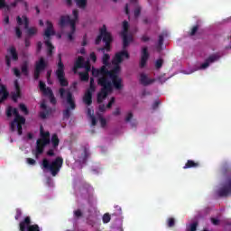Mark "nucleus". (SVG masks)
Returning <instances> with one entry per match:
<instances>
[{
  "label": "nucleus",
  "instance_id": "1",
  "mask_svg": "<svg viewBox=\"0 0 231 231\" xmlns=\"http://www.w3.org/2000/svg\"><path fill=\"white\" fill-rule=\"evenodd\" d=\"M125 59H129V52L127 51H122L116 52L114 60H112V64H114V68L109 70L106 66H102L100 69H92V75L97 79H106L107 82H111L110 79H115L118 77L122 68L120 64H122Z\"/></svg>",
  "mask_w": 231,
  "mask_h": 231
},
{
  "label": "nucleus",
  "instance_id": "2",
  "mask_svg": "<svg viewBox=\"0 0 231 231\" xmlns=\"http://www.w3.org/2000/svg\"><path fill=\"white\" fill-rule=\"evenodd\" d=\"M59 95L60 98H61V100H66L67 104L69 106H67L62 112L63 120H69V116H71V110L73 111L77 107V105L75 104V97H73V93L64 88H60L59 89Z\"/></svg>",
  "mask_w": 231,
  "mask_h": 231
},
{
  "label": "nucleus",
  "instance_id": "3",
  "mask_svg": "<svg viewBox=\"0 0 231 231\" xmlns=\"http://www.w3.org/2000/svg\"><path fill=\"white\" fill-rule=\"evenodd\" d=\"M62 165H64V159L60 156L56 157L52 162H50L47 158H43L42 161V169L49 171L53 177L60 172Z\"/></svg>",
  "mask_w": 231,
  "mask_h": 231
},
{
  "label": "nucleus",
  "instance_id": "4",
  "mask_svg": "<svg viewBox=\"0 0 231 231\" xmlns=\"http://www.w3.org/2000/svg\"><path fill=\"white\" fill-rule=\"evenodd\" d=\"M105 42V46L98 49V51L106 53V51H111V43L113 42V36L111 32H107V27L104 24L99 29V35L96 38L95 44L98 46L100 42Z\"/></svg>",
  "mask_w": 231,
  "mask_h": 231
},
{
  "label": "nucleus",
  "instance_id": "5",
  "mask_svg": "<svg viewBox=\"0 0 231 231\" xmlns=\"http://www.w3.org/2000/svg\"><path fill=\"white\" fill-rule=\"evenodd\" d=\"M40 136L36 141V151L34 152L36 160H39V156L44 152L46 146L50 145V132H44L42 126L40 128Z\"/></svg>",
  "mask_w": 231,
  "mask_h": 231
},
{
  "label": "nucleus",
  "instance_id": "6",
  "mask_svg": "<svg viewBox=\"0 0 231 231\" xmlns=\"http://www.w3.org/2000/svg\"><path fill=\"white\" fill-rule=\"evenodd\" d=\"M12 115H14V119L11 123V131H15V127H17V130L23 129V125L26 124V118L19 115L17 108L8 106L6 109V117L10 118Z\"/></svg>",
  "mask_w": 231,
  "mask_h": 231
},
{
  "label": "nucleus",
  "instance_id": "7",
  "mask_svg": "<svg viewBox=\"0 0 231 231\" xmlns=\"http://www.w3.org/2000/svg\"><path fill=\"white\" fill-rule=\"evenodd\" d=\"M97 85L102 88L97 94V104H102L107 98V95L113 91V84L107 81L106 78H98Z\"/></svg>",
  "mask_w": 231,
  "mask_h": 231
},
{
  "label": "nucleus",
  "instance_id": "8",
  "mask_svg": "<svg viewBox=\"0 0 231 231\" xmlns=\"http://www.w3.org/2000/svg\"><path fill=\"white\" fill-rule=\"evenodd\" d=\"M58 59L59 61L57 63V69L55 71V75L60 82V86H61V88H68V86H69V82H68V79H66V72H64V63L62 62V55L59 54Z\"/></svg>",
  "mask_w": 231,
  "mask_h": 231
},
{
  "label": "nucleus",
  "instance_id": "9",
  "mask_svg": "<svg viewBox=\"0 0 231 231\" xmlns=\"http://www.w3.org/2000/svg\"><path fill=\"white\" fill-rule=\"evenodd\" d=\"M19 230L20 231H41V227L37 224L32 225V217H25L19 223Z\"/></svg>",
  "mask_w": 231,
  "mask_h": 231
},
{
  "label": "nucleus",
  "instance_id": "10",
  "mask_svg": "<svg viewBox=\"0 0 231 231\" xmlns=\"http://www.w3.org/2000/svg\"><path fill=\"white\" fill-rule=\"evenodd\" d=\"M48 68V61L44 58L41 57L34 65L33 79L34 80H39L41 79V73Z\"/></svg>",
  "mask_w": 231,
  "mask_h": 231
},
{
  "label": "nucleus",
  "instance_id": "11",
  "mask_svg": "<svg viewBox=\"0 0 231 231\" xmlns=\"http://www.w3.org/2000/svg\"><path fill=\"white\" fill-rule=\"evenodd\" d=\"M40 90L43 93L44 97H48L51 104L55 106L57 104V98L53 94V90L50 87H46V83L40 81L39 82Z\"/></svg>",
  "mask_w": 231,
  "mask_h": 231
},
{
  "label": "nucleus",
  "instance_id": "12",
  "mask_svg": "<svg viewBox=\"0 0 231 231\" xmlns=\"http://www.w3.org/2000/svg\"><path fill=\"white\" fill-rule=\"evenodd\" d=\"M217 193L219 198H228V196H231V177L227 179L226 184Z\"/></svg>",
  "mask_w": 231,
  "mask_h": 231
},
{
  "label": "nucleus",
  "instance_id": "13",
  "mask_svg": "<svg viewBox=\"0 0 231 231\" xmlns=\"http://www.w3.org/2000/svg\"><path fill=\"white\" fill-rule=\"evenodd\" d=\"M69 24L71 30H75L77 25L75 24V20H72L69 15H61L60 18L59 25L60 28H66Z\"/></svg>",
  "mask_w": 231,
  "mask_h": 231
},
{
  "label": "nucleus",
  "instance_id": "14",
  "mask_svg": "<svg viewBox=\"0 0 231 231\" xmlns=\"http://www.w3.org/2000/svg\"><path fill=\"white\" fill-rule=\"evenodd\" d=\"M219 59H221V55H219V53L211 54L208 59H206L204 63L200 65V69H207V68H208L210 64H214V62H217Z\"/></svg>",
  "mask_w": 231,
  "mask_h": 231
},
{
  "label": "nucleus",
  "instance_id": "15",
  "mask_svg": "<svg viewBox=\"0 0 231 231\" xmlns=\"http://www.w3.org/2000/svg\"><path fill=\"white\" fill-rule=\"evenodd\" d=\"M149 49L147 47H143L141 51V60H140V68H143L147 66V61L149 60Z\"/></svg>",
  "mask_w": 231,
  "mask_h": 231
},
{
  "label": "nucleus",
  "instance_id": "16",
  "mask_svg": "<svg viewBox=\"0 0 231 231\" xmlns=\"http://www.w3.org/2000/svg\"><path fill=\"white\" fill-rule=\"evenodd\" d=\"M15 91L11 93V98L14 102H17L18 98H21V87L19 86V81L16 79L14 81Z\"/></svg>",
  "mask_w": 231,
  "mask_h": 231
},
{
  "label": "nucleus",
  "instance_id": "17",
  "mask_svg": "<svg viewBox=\"0 0 231 231\" xmlns=\"http://www.w3.org/2000/svg\"><path fill=\"white\" fill-rule=\"evenodd\" d=\"M41 108L44 110L42 112H40V118H42V120L46 119L48 115H51V107H48L46 102H42Z\"/></svg>",
  "mask_w": 231,
  "mask_h": 231
},
{
  "label": "nucleus",
  "instance_id": "18",
  "mask_svg": "<svg viewBox=\"0 0 231 231\" xmlns=\"http://www.w3.org/2000/svg\"><path fill=\"white\" fill-rule=\"evenodd\" d=\"M46 29L44 31V35L47 39H50L51 35H55V30H53V23L51 21L46 22Z\"/></svg>",
  "mask_w": 231,
  "mask_h": 231
},
{
  "label": "nucleus",
  "instance_id": "19",
  "mask_svg": "<svg viewBox=\"0 0 231 231\" xmlns=\"http://www.w3.org/2000/svg\"><path fill=\"white\" fill-rule=\"evenodd\" d=\"M139 82L142 84V86H151V84L154 82V79H149L145 73H141Z\"/></svg>",
  "mask_w": 231,
  "mask_h": 231
},
{
  "label": "nucleus",
  "instance_id": "20",
  "mask_svg": "<svg viewBox=\"0 0 231 231\" xmlns=\"http://www.w3.org/2000/svg\"><path fill=\"white\" fill-rule=\"evenodd\" d=\"M82 149H83V152L81 154V159H80V162H82V163H86V162H88V158H89L90 156V152H89V145H85V146H82Z\"/></svg>",
  "mask_w": 231,
  "mask_h": 231
},
{
  "label": "nucleus",
  "instance_id": "21",
  "mask_svg": "<svg viewBox=\"0 0 231 231\" xmlns=\"http://www.w3.org/2000/svg\"><path fill=\"white\" fill-rule=\"evenodd\" d=\"M123 37V50H125V48H127V46H129V44H131V42H133V35L128 34V32L126 34H122Z\"/></svg>",
  "mask_w": 231,
  "mask_h": 231
},
{
  "label": "nucleus",
  "instance_id": "22",
  "mask_svg": "<svg viewBox=\"0 0 231 231\" xmlns=\"http://www.w3.org/2000/svg\"><path fill=\"white\" fill-rule=\"evenodd\" d=\"M80 68H84V58L82 56H79L77 60L74 63L73 71L77 72V69H80Z\"/></svg>",
  "mask_w": 231,
  "mask_h": 231
},
{
  "label": "nucleus",
  "instance_id": "23",
  "mask_svg": "<svg viewBox=\"0 0 231 231\" xmlns=\"http://www.w3.org/2000/svg\"><path fill=\"white\" fill-rule=\"evenodd\" d=\"M112 82V86H114V88L116 89H122V78L120 77H116V78H110Z\"/></svg>",
  "mask_w": 231,
  "mask_h": 231
},
{
  "label": "nucleus",
  "instance_id": "24",
  "mask_svg": "<svg viewBox=\"0 0 231 231\" xmlns=\"http://www.w3.org/2000/svg\"><path fill=\"white\" fill-rule=\"evenodd\" d=\"M50 143L52 144L53 149L59 148V143H60V139H59V135L57 134H53L51 138L50 139Z\"/></svg>",
  "mask_w": 231,
  "mask_h": 231
},
{
  "label": "nucleus",
  "instance_id": "25",
  "mask_svg": "<svg viewBox=\"0 0 231 231\" xmlns=\"http://www.w3.org/2000/svg\"><path fill=\"white\" fill-rule=\"evenodd\" d=\"M199 167V162H196L192 160H188L183 169H198Z\"/></svg>",
  "mask_w": 231,
  "mask_h": 231
},
{
  "label": "nucleus",
  "instance_id": "26",
  "mask_svg": "<svg viewBox=\"0 0 231 231\" xmlns=\"http://www.w3.org/2000/svg\"><path fill=\"white\" fill-rule=\"evenodd\" d=\"M83 102L87 106H91V104H93V94H91L90 92H86L83 97Z\"/></svg>",
  "mask_w": 231,
  "mask_h": 231
},
{
  "label": "nucleus",
  "instance_id": "27",
  "mask_svg": "<svg viewBox=\"0 0 231 231\" xmlns=\"http://www.w3.org/2000/svg\"><path fill=\"white\" fill-rule=\"evenodd\" d=\"M45 46H47V55L49 57H51V55H53V50H55V46L51 44V42L50 40L45 41Z\"/></svg>",
  "mask_w": 231,
  "mask_h": 231
},
{
  "label": "nucleus",
  "instance_id": "28",
  "mask_svg": "<svg viewBox=\"0 0 231 231\" xmlns=\"http://www.w3.org/2000/svg\"><path fill=\"white\" fill-rule=\"evenodd\" d=\"M103 58H102V62H103V66H105V68H109L111 66V63H109V60H111V56H109V54L103 52Z\"/></svg>",
  "mask_w": 231,
  "mask_h": 231
},
{
  "label": "nucleus",
  "instance_id": "29",
  "mask_svg": "<svg viewBox=\"0 0 231 231\" xmlns=\"http://www.w3.org/2000/svg\"><path fill=\"white\" fill-rule=\"evenodd\" d=\"M79 78L81 82H88L89 81V72H79Z\"/></svg>",
  "mask_w": 231,
  "mask_h": 231
},
{
  "label": "nucleus",
  "instance_id": "30",
  "mask_svg": "<svg viewBox=\"0 0 231 231\" xmlns=\"http://www.w3.org/2000/svg\"><path fill=\"white\" fill-rule=\"evenodd\" d=\"M21 70L25 77H28V60H25L22 63Z\"/></svg>",
  "mask_w": 231,
  "mask_h": 231
},
{
  "label": "nucleus",
  "instance_id": "31",
  "mask_svg": "<svg viewBox=\"0 0 231 231\" xmlns=\"http://www.w3.org/2000/svg\"><path fill=\"white\" fill-rule=\"evenodd\" d=\"M10 53L13 60H19V55L17 54V50L14 47L10 48Z\"/></svg>",
  "mask_w": 231,
  "mask_h": 231
},
{
  "label": "nucleus",
  "instance_id": "32",
  "mask_svg": "<svg viewBox=\"0 0 231 231\" xmlns=\"http://www.w3.org/2000/svg\"><path fill=\"white\" fill-rule=\"evenodd\" d=\"M127 33H129V22L124 21L122 34H127Z\"/></svg>",
  "mask_w": 231,
  "mask_h": 231
},
{
  "label": "nucleus",
  "instance_id": "33",
  "mask_svg": "<svg viewBox=\"0 0 231 231\" xmlns=\"http://www.w3.org/2000/svg\"><path fill=\"white\" fill-rule=\"evenodd\" d=\"M76 5L79 6V8H86L88 0H76Z\"/></svg>",
  "mask_w": 231,
  "mask_h": 231
},
{
  "label": "nucleus",
  "instance_id": "34",
  "mask_svg": "<svg viewBox=\"0 0 231 231\" xmlns=\"http://www.w3.org/2000/svg\"><path fill=\"white\" fill-rule=\"evenodd\" d=\"M19 108H20V111H22V113H23V115H29L30 114V111L28 110V107L24 104L21 103L19 105Z\"/></svg>",
  "mask_w": 231,
  "mask_h": 231
},
{
  "label": "nucleus",
  "instance_id": "35",
  "mask_svg": "<svg viewBox=\"0 0 231 231\" xmlns=\"http://www.w3.org/2000/svg\"><path fill=\"white\" fill-rule=\"evenodd\" d=\"M163 34H160L159 35V41H158V46H157V50L158 51H162V46H163Z\"/></svg>",
  "mask_w": 231,
  "mask_h": 231
},
{
  "label": "nucleus",
  "instance_id": "36",
  "mask_svg": "<svg viewBox=\"0 0 231 231\" xmlns=\"http://www.w3.org/2000/svg\"><path fill=\"white\" fill-rule=\"evenodd\" d=\"M37 32H38V30L36 27H29L27 29L28 35H36Z\"/></svg>",
  "mask_w": 231,
  "mask_h": 231
},
{
  "label": "nucleus",
  "instance_id": "37",
  "mask_svg": "<svg viewBox=\"0 0 231 231\" xmlns=\"http://www.w3.org/2000/svg\"><path fill=\"white\" fill-rule=\"evenodd\" d=\"M198 230V222H193L190 224L189 227L187 228V231H196Z\"/></svg>",
  "mask_w": 231,
  "mask_h": 231
},
{
  "label": "nucleus",
  "instance_id": "38",
  "mask_svg": "<svg viewBox=\"0 0 231 231\" xmlns=\"http://www.w3.org/2000/svg\"><path fill=\"white\" fill-rule=\"evenodd\" d=\"M167 225H168L169 228H172V226H174V225H176V220L172 217H170V218H168Z\"/></svg>",
  "mask_w": 231,
  "mask_h": 231
},
{
  "label": "nucleus",
  "instance_id": "39",
  "mask_svg": "<svg viewBox=\"0 0 231 231\" xmlns=\"http://www.w3.org/2000/svg\"><path fill=\"white\" fill-rule=\"evenodd\" d=\"M23 23H24V28L25 30H28L30 28V20L25 15L23 16Z\"/></svg>",
  "mask_w": 231,
  "mask_h": 231
},
{
  "label": "nucleus",
  "instance_id": "40",
  "mask_svg": "<svg viewBox=\"0 0 231 231\" xmlns=\"http://www.w3.org/2000/svg\"><path fill=\"white\" fill-rule=\"evenodd\" d=\"M22 216H23V211L21 210V208H16V214H15L14 219H16V221H19Z\"/></svg>",
  "mask_w": 231,
  "mask_h": 231
},
{
  "label": "nucleus",
  "instance_id": "41",
  "mask_svg": "<svg viewBox=\"0 0 231 231\" xmlns=\"http://www.w3.org/2000/svg\"><path fill=\"white\" fill-rule=\"evenodd\" d=\"M109 221H111V215H109V213H106L103 216V223H109Z\"/></svg>",
  "mask_w": 231,
  "mask_h": 231
},
{
  "label": "nucleus",
  "instance_id": "42",
  "mask_svg": "<svg viewBox=\"0 0 231 231\" xmlns=\"http://www.w3.org/2000/svg\"><path fill=\"white\" fill-rule=\"evenodd\" d=\"M162 66H163V60H162V59L157 60L155 62L156 69H160L162 68Z\"/></svg>",
  "mask_w": 231,
  "mask_h": 231
},
{
  "label": "nucleus",
  "instance_id": "43",
  "mask_svg": "<svg viewBox=\"0 0 231 231\" xmlns=\"http://www.w3.org/2000/svg\"><path fill=\"white\" fill-rule=\"evenodd\" d=\"M97 89V87L95 85H89V88L87 89L86 93H90V95H93Z\"/></svg>",
  "mask_w": 231,
  "mask_h": 231
},
{
  "label": "nucleus",
  "instance_id": "44",
  "mask_svg": "<svg viewBox=\"0 0 231 231\" xmlns=\"http://www.w3.org/2000/svg\"><path fill=\"white\" fill-rule=\"evenodd\" d=\"M74 19H72V21H75V25L77 26V21H79V11L78 10H73L72 11Z\"/></svg>",
  "mask_w": 231,
  "mask_h": 231
},
{
  "label": "nucleus",
  "instance_id": "45",
  "mask_svg": "<svg viewBox=\"0 0 231 231\" xmlns=\"http://www.w3.org/2000/svg\"><path fill=\"white\" fill-rule=\"evenodd\" d=\"M77 30V27H74V30L71 29L70 32L68 33V39L69 41H73V35L75 34V32Z\"/></svg>",
  "mask_w": 231,
  "mask_h": 231
},
{
  "label": "nucleus",
  "instance_id": "46",
  "mask_svg": "<svg viewBox=\"0 0 231 231\" xmlns=\"http://www.w3.org/2000/svg\"><path fill=\"white\" fill-rule=\"evenodd\" d=\"M4 8L9 9L10 6H8V5H6V1L0 0V10H3Z\"/></svg>",
  "mask_w": 231,
  "mask_h": 231
},
{
  "label": "nucleus",
  "instance_id": "47",
  "mask_svg": "<svg viewBox=\"0 0 231 231\" xmlns=\"http://www.w3.org/2000/svg\"><path fill=\"white\" fill-rule=\"evenodd\" d=\"M99 122L101 124V127H106L107 125V121L106 118L102 117V116H99Z\"/></svg>",
  "mask_w": 231,
  "mask_h": 231
},
{
  "label": "nucleus",
  "instance_id": "48",
  "mask_svg": "<svg viewBox=\"0 0 231 231\" xmlns=\"http://www.w3.org/2000/svg\"><path fill=\"white\" fill-rule=\"evenodd\" d=\"M10 94L8 92H5L2 97H0V104H3Z\"/></svg>",
  "mask_w": 231,
  "mask_h": 231
},
{
  "label": "nucleus",
  "instance_id": "49",
  "mask_svg": "<svg viewBox=\"0 0 231 231\" xmlns=\"http://www.w3.org/2000/svg\"><path fill=\"white\" fill-rule=\"evenodd\" d=\"M5 64H6L7 68L12 67V59L8 55L5 56Z\"/></svg>",
  "mask_w": 231,
  "mask_h": 231
},
{
  "label": "nucleus",
  "instance_id": "50",
  "mask_svg": "<svg viewBox=\"0 0 231 231\" xmlns=\"http://www.w3.org/2000/svg\"><path fill=\"white\" fill-rule=\"evenodd\" d=\"M198 30H199V25L193 26L192 29H191V32H190V35L191 36L196 35Z\"/></svg>",
  "mask_w": 231,
  "mask_h": 231
},
{
  "label": "nucleus",
  "instance_id": "51",
  "mask_svg": "<svg viewBox=\"0 0 231 231\" xmlns=\"http://www.w3.org/2000/svg\"><path fill=\"white\" fill-rule=\"evenodd\" d=\"M5 93H8V91H6V87L3 84H0V95H5Z\"/></svg>",
  "mask_w": 231,
  "mask_h": 231
},
{
  "label": "nucleus",
  "instance_id": "52",
  "mask_svg": "<svg viewBox=\"0 0 231 231\" xmlns=\"http://www.w3.org/2000/svg\"><path fill=\"white\" fill-rule=\"evenodd\" d=\"M15 33H16V36L18 37V39H21V37L23 36V32L21 31V28H19V27L15 28Z\"/></svg>",
  "mask_w": 231,
  "mask_h": 231
},
{
  "label": "nucleus",
  "instance_id": "53",
  "mask_svg": "<svg viewBox=\"0 0 231 231\" xmlns=\"http://www.w3.org/2000/svg\"><path fill=\"white\" fill-rule=\"evenodd\" d=\"M26 162L29 165H35L37 163V162L35 161V159L32 158H27Z\"/></svg>",
  "mask_w": 231,
  "mask_h": 231
},
{
  "label": "nucleus",
  "instance_id": "54",
  "mask_svg": "<svg viewBox=\"0 0 231 231\" xmlns=\"http://www.w3.org/2000/svg\"><path fill=\"white\" fill-rule=\"evenodd\" d=\"M115 104V97H111L110 101L108 102V104L106 105V107L108 109H111V107H113V105Z\"/></svg>",
  "mask_w": 231,
  "mask_h": 231
},
{
  "label": "nucleus",
  "instance_id": "55",
  "mask_svg": "<svg viewBox=\"0 0 231 231\" xmlns=\"http://www.w3.org/2000/svg\"><path fill=\"white\" fill-rule=\"evenodd\" d=\"M140 14H142V9L140 7L135 8L134 17H140Z\"/></svg>",
  "mask_w": 231,
  "mask_h": 231
},
{
  "label": "nucleus",
  "instance_id": "56",
  "mask_svg": "<svg viewBox=\"0 0 231 231\" xmlns=\"http://www.w3.org/2000/svg\"><path fill=\"white\" fill-rule=\"evenodd\" d=\"M75 217H82V211L80 209H78L74 211Z\"/></svg>",
  "mask_w": 231,
  "mask_h": 231
},
{
  "label": "nucleus",
  "instance_id": "57",
  "mask_svg": "<svg viewBox=\"0 0 231 231\" xmlns=\"http://www.w3.org/2000/svg\"><path fill=\"white\" fill-rule=\"evenodd\" d=\"M82 46H88V34H85L83 36V41H82V43H81Z\"/></svg>",
  "mask_w": 231,
  "mask_h": 231
},
{
  "label": "nucleus",
  "instance_id": "58",
  "mask_svg": "<svg viewBox=\"0 0 231 231\" xmlns=\"http://www.w3.org/2000/svg\"><path fill=\"white\" fill-rule=\"evenodd\" d=\"M141 41H142L143 42H148V41H151V38H150L149 36H147V35H143V36L141 37Z\"/></svg>",
  "mask_w": 231,
  "mask_h": 231
},
{
  "label": "nucleus",
  "instance_id": "59",
  "mask_svg": "<svg viewBox=\"0 0 231 231\" xmlns=\"http://www.w3.org/2000/svg\"><path fill=\"white\" fill-rule=\"evenodd\" d=\"M160 104L161 102L159 100H156L152 106V109L156 110V108L160 106Z\"/></svg>",
  "mask_w": 231,
  "mask_h": 231
},
{
  "label": "nucleus",
  "instance_id": "60",
  "mask_svg": "<svg viewBox=\"0 0 231 231\" xmlns=\"http://www.w3.org/2000/svg\"><path fill=\"white\" fill-rule=\"evenodd\" d=\"M90 60L93 61V62H97V54L95 52H91L90 53Z\"/></svg>",
  "mask_w": 231,
  "mask_h": 231
},
{
  "label": "nucleus",
  "instance_id": "61",
  "mask_svg": "<svg viewBox=\"0 0 231 231\" xmlns=\"http://www.w3.org/2000/svg\"><path fill=\"white\" fill-rule=\"evenodd\" d=\"M131 120H133V114L129 112L127 116L125 117V122H131Z\"/></svg>",
  "mask_w": 231,
  "mask_h": 231
},
{
  "label": "nucleus",
  "instance_id": "62",
  "mask_svg": "<svg viewBox=\"0 0 231 231\" xmlns=\"http://www.w3.org/2000/svg\"><path fill=\"white\" fill-rule=\"evenodd\" d=\"M14 73L18 79L21 77V70H19V69H14Z\"/></svg>",
  "mask_w": 231,
  "mask_h": 231
},
{
  "label": "nucleus",
  "instance_id": "63",
  "mask_svg": "<svg viewBox=\"0 0 231 231\" xmlns=\"http://www.w3.org/2000/svg\"><path fill=\"white\" fill-rule=\"evenodd\" d=\"M47 156H51V157L55 156V152L53 151V149H50V150L47 152Z\"/></svg>",
  "mask_w": 231,
  "mask_h": 231
},
{
  "label": "nucleus",
  "instance_id": "64",
  "mask_svg": "<svg viewBox=\"0 0 231 231\" xmlns=\"http://www.w3.org/2000/svg\"><path fill=\"white\" fill-rule=\"evenodd\" d=\"M211 223H212V225L217 226V225H219V219L212 217Z\"/></svg>",
  "mask_w": 231,
  "mask_h": 231
}]
</instances>
